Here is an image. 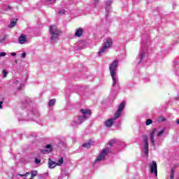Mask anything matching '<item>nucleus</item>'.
<instances>
[{"mask_svg": "<svg viewBox=\"0 0 179 179\" xmlns=\"http://www.w3.org/2000/svg\"><path fill=\"white\" fill-rule=\"evenodd\" d=\"M117 69H118V60H115L109 66V71H110V76L113 80L112 86L113 87L118 83V77L117 76Z\"/></svg>", "mask_w": 179, "mask_h": 179, "instance_id": "nucleus-1", "label": "nucleus"}, {"mask_svg": "<svg viewBox=\"0 0 179 179\" xmlns=\"http://www.w3.org/2000/svg\"><path fill=\"white\" fill-rule=\"evenodd\" d=\"M124 108H125V101H122L119 105L117 110L115 112L114 115V117H112L106 121L105 122L106 127H107L108 128L113 127V124H114V122L115 121V120H117V118H120V116L121 115V113H122V110H124Z\"/></svg>", "mask_w": 179, "mask_h": 179, "instance_id": "nucleus-2", "label": "nucleus"}, {"mask_svg": "<svg viewBox=\"0 0 179 179\" xmlns=\"http://www.w3.org/2000/svg\"><path fill=\"white\" fill-rule=\"evenodd\" d=\"M80 112L82 115L78 116L76 120L72 122V127H78V125H80V124L86 121V120H87V117L90 115V110H89L81 109Z\"/></svg>", "mask_w": 179, "mask_h": 179, "instance_id": "nucleus-3", "label": "nucleus"}, {"mask_svg": "<svg viewBox=\"0 0 179 179\" xmlns=\"http://www.w3.org/2000/svg\"><path fill=\"white\" fill-rule=\"evenodd\" d=\"M62 31L56 25H52L50 28V41L57 43L59 40V36Z\"/></svg>", "mask_w": 179, "mask_h": 179, "instance_id": "nucleus-4", "label": "nucleus"}, {"mask_svg": "<svg viewBox=\"0 0 179 179\" xmlns=\"http://www.w3.org/2000/svg\"><path fill=\"white\" fill-rule=\"evenodd\" d=\"M146 57H148V45H146L145 43H142L140 55L138 58H137L138 64H141L142 61L146 58Z\"/></svg>", "mask_w": 179, "mask_h": 179, "instance_id": "nucleus-5", "label": "nucleus"}, {"mask_svg": "<svg viewBox=\"0 0 179 179\" xmlns=\"http://www.w3.org/2000/svg\"><path fill=\"white\" fill-rule=\"evenodd\" d=\"M112 45H113V39L111 38L106 39L103 46L99 49L98 55L100 56L104 54V52H106L108 48H110Z\"/></svg>", "mask_w": 179, "mask_h": 179, "instance_id": "nucleus-6", "label": "nucleus"}, {"mask_svg": "<svg viewBox=\"0 0 179 179\" xmlns=\"http://www.w3.org/2000/svg\"><path fill=\"white\" fill-rule=\"evenodd\" d=\"M108 153H110L109 148H106L103 150H102L99 155L95 159L96 163H97V162H102L103 160H105L106 157L107 156V155H108Z\"/></svg>", "mask_w": 179, "mask_h": 179, "instance_id": "nucleus-7", "label": "nucleus"}, {"mask_svg": "<svg viewBox=\"0 0 179 179\" xmlns=\"http://www.w3.org/2000/svg\"><path fill=\"white\" fill-rule=\"evenodd\" d=\"M150 173L155 174V177H157V163L155 161H152L151 164H149Z\"/></svg>", "mask_w": 179, "mask_h": 179, "instance_id": "nucleus-8", "label": "nucleus"}, {"mask_svg": "<svg viewBox=\"0 0 179 179\" xmlns=\"http://www.w3.org/2000/svg\"><path fill=\"white\" fill-rule=\"evenodd\" d=\"M144 153L147 156L149 155V143H148V136H144Z\"/></svg>", "mask_w": 179, "mask_h": 179, "instance_id": "nucleus-9", "label": "nucleus"}, {"mask_svg": "<svg viewBox=\"0 0 179 179\" xmlns=\"http://www.w3.org/2000/svg\"><path fill=\"white\" fill-rule=\"evenodd\" d=\"M156 132H157V129H153L150 134L151 143L154 146H155V145H156V141H155V135Z\"/></svg>", "mask_w": 179, "mask_h": 179, "instance_id": "nucleus-10", "label": "nucleus"}, {"mask_svg": "<svg viewBox=\"0 0 179 179\" xmlns=\"http://www.w3.org/2000/svg\"><path fill=\"white\" fill-rule=\"evenodd\" d=\"M52 152V147L48 144L45 146V150H41V153L45 155V153H51Z\"/></svg>", "mask_w": 179, "mask_h": 179, "instance_id": "nucleus-11", "label": "nucleus"}, {"mask_svg": "<svg viewBox=\"0 0 179 179\" xmlns=\"http://www.w3.org/2000/svg\"><path fill=\"white\" fill-rule=\"evenodd\" d=\"M18 41L20 44H25V43L27 42V38L26 37V35L21 34L18 38Z\"/></svg>", "mask_w": 179, "mask_h": 179, "instance_id": "nucleus-12", "label": "nucleus"}, {"mask_svg": "<svg viewBox=\"0 0 179 179\" xmlns=\"http://www.w3.org/2000/svg\"><path fill=\"white\" fill-rule=\"evenodd\" d=\"M82 34H83V29H77L75 33L76 37H82Z\"/></svg>", "mask_w": 179, "mask_h": 179, "instance_id": "nucleus-13", "label": "nucleus"}, {"mask_svg": "<svg viewBox=\"0 0 179 179\" xmlns=\"http://www.w3.org/2000/svg\"><path fill=\"white\" fill-rule=\"evenodd\" d=\"M48 166L49 169H54V167H56L57 163L51 160V159H49Z\"/></svg>", "mask_w": 179, "mask_h": 179, "instance_id": "nucleus-14", "label": "nucleus"}, {"mask_svg": "<svg viewBox=\"0 0 179 179\" xmlns=\"http://www.w3.org/2000/svg\"><path fill=\"white\" fill-rule=\"evenodd\" d=\"M113 2V0H107L106 3V11L109 12L110 10V5H111V3Z\"/></svg>", "mask_w": 179, "mask_h": 179, "instance_id": "nucleus-15", "label": "nucleus"}, {"mask_svg": "<svg viewBox=\"0 0 179 179\" xmlns=\"http://www.w3.org/2000/svg\"><path fill=\"white\" fill-rule=\"evenodd\" d=\"M17 22V20H15L14 21H11L10 24L8 25V27L10 29H12V27H15V26H16Z\"/></svg>", "mask_w": 179, "mask_h": 179, "instance_id": "nucleus-16", "label": "nucleus"}, {"mask_svg": "<svg viewBox=\"0 0 179 179\" xmlns=\"http://www.w3.org/2000/svg\"><path fill=\"white\" fill-rule=\"evenodd\" d=\"M37 174H38L37 171H31V177L32 178H34V177H36L37 176Z\"/></svg>", "mask_w": 179, "mask_h": 179, "instance_id": "nucleus-17", "label": "nucleus"}, {"mask_svg": "<svg viewBox=\"0 0 179 179\" xmlns=\"http://www.w3.org/2000/svg\"><path fill=\"white\" fill-rule=\"evenodd\" d=\"M58 179H68V176L62 173V174L59 176Z\"/></svg>", "mask_w": 179, "mask_h": 179, "instance_id": "nucleus-18", "label": "nucleus"}, {"mask_svg": "<svg viewBox=\"0 0 179 179\" xmlns=\"http://www.w3.org/2000/svg\"><path fill=\"white\" fill-rule=\"evenodd\" d=\"M54 104H55V99H51L48 103L49 106L52 107V106H54Z\"/></svg>", "mask_w": 179, "mask_h": 179, "instance_id": "nucleus-19", "label": "nucleus"}, {"mask_svg": "<svg viewBox=\"0 0 179 179\" xmlns=\"http://www.w3.org/2000/svg\"><path fill=\"white\" fill-rule=\"evenodd\" d=\"M2 73H3V78H6V76H8V71L5 69H3L2 71Z\"/></svg>", "mask_w": 179, "mask_h": 179, "instance_id": "nucleus-20", "label": "nucleus"}, {"mask_svg": "<svg viewBox=\"0 0 179 179\" xmlns=\"http://www.w3.org/2000/svg\"><path fill=\"white\" fill-rule=\"evenodd\" d=\"M90 145L91 143L89 142L85 143L84 144H83V148H90Z\"/></svg>", "mask_w": 179, "mask_h": 179, "instance_id": "nucleus-21", "label": "nucleus"}, {"mask_svg": "<svg viewBox=\"0 0 179 179\" xmlns=\"http://www.w3.org/2000/svg\"><path fill=\"white\" fill-rule=\"evenodd\" d=\"M62 163H64V159H62V158H61L58 160V162L56 163V164H57V166H61V164H62Z\"/></svg>", "mask_w": 179, "mask_h": 179, "instance_id": "nucleus-22", "label": "nucleus"}, {"mask_svg": "<svg viewBox=\"0 0 179 179\" xmlns=\"http://www.w3.org/2000/svg\"><path fill=\"white\" fill-rule=\"evenodd\" d=\"M153 121H152V120L150 119H148L145 122V125H150V124H152Z\"/></svg>", "mask_w": 179, "mask_h": 179, "instance_id": "nucleus-23", "label": "nucleus"}, {"mask_svg": "<svg viewBox=\"0 0 179 179\" xmlns=\"http://www.w3.org/2000/svg\"><path fill=\"white\" fill-rule=\"evenodd\" d=\"M114 143H115V140H110V141L108 143V145H109V146H113V145H114Z\"/></svg>", "mask_w": 179, "mask_h": 179, "instance_id": "nucleus-24", "label": "nucleus"}, {"mask_svg": "<svg viewBox=\"0 0 179 179\" xmlns=\"http://www.w3.org/2000/svg\"><path fill=\"white\" fill-rule=\"evenodd\" d=\"M20 177H27V176H30V173L27 172L25 174H18Z\"/></svg>", "mask_w": 179, "mask_h": 179, "instance_id": "nucleus-25", "label": "nucleus"}, {"mask_svg": "<svg viewBox=\"0 0 179 179\" xmlns=\"http://www.w3.org/2000/svg\"><path fill=\"white\" fill-rule=\"evenodd\" d=\"M171 179H174V169H171V173L170 175Z\"/></svg>", "mask_w": 179, "mask_h": 179, "instance_id": "nucleus-26", "label": "nucleus"}, {"mask_svg": "<svg viewBox=\"0 0 179 179\" xmlns=\"http://www.w3.org/2000/svg\"><path fill=\"white\" fill-rule=\"evenodd\" d=\"M164 133V130H161L159 132H158L157 134V136H162V135H163V134Z\"/></svg>", "mask_w": 179, "mask_h": 179, "instance_id": "nucleus-27", "label": "nucleus"}, {"mask_svg": "<svg viewBox=\"0 0 179 179\" xmlns=\"http://www.w3.org/2000/svg\"><path fill=\"white\" fill-rule=\"evenodd\" d=\"M65 10H60L59 12H58V13H59V15H64V14H65Z\"/></svg>", "mask_w": 179, "mask_h": 179, "instance_id": "nucleus-28", "label": "nucleus"}, {"mask_svg": "<svg viewBox=\"0 0 179 179\" xmlns=\"http://www.w3.org/2000/svg\"><path fill=\"white\" fill-rule=\"evenodd\" d=\"M99 3V0H94L93 2L94 6H96V5Z\"/></svg>", "mask_w": 179, "mask_h": 179, "instance_id": "nucleus-29", "label": "nucleus"}, {"mask_svg": "<svg viewBox=\"0 0 179 179\" xmlns=\"http://www.w3.org/2000/svg\"><path fill=\"white\" fill-rule=\"evenodd\" d=\"M6 53L5 52H0V57H6Z\"/></svg>", "mask_w": 179, "mask_h": 179, "instance_id": "nucleus-30", "label": "nucleus"}, {"mask_svg": "<svg viewBox=\"0 0 179 179\" xmlns=\"http://www.w3.org/2000/svg\"><path fill=\"white\" fill-rule=\"evenodd\" d=\"M40 162H41L40 159H37V158L35 159V163H36V164H40Z\"/></svg>", "mask_w": 179, "mask_h": 179, "instance_id": "nucleus-31", "label": "nucleus"}, {"mask_svg": "<svg viewBox=\"0 0 179 179\" xmlns=\"http://www.w3.org/2000/svg\"><path fill=\"white\" fill-rule=\"evenodd\" d=\"M21 58H26V52H22L21 54Z\"/></svg>", "mask_w": 179, "mask_h": 179, "instance_id": "nucleus-32", "label": "nucleus"}, {"mask_svg": "<svg viewBox=\"0 0 179 179\" xmlns=\"http://www.w3.org/2000/svg\"><path fill=\"white\" fill-rule=\"evenodd\" d=\"M2 104H3V102L2 101H0V109L2 108Z\"/></svg>", "mask_w": 179, "mask_h": 179, "instance_id": "nucleus-33", "label": "nucleus"}, {"mask_svg": "<svg viewBox=\"0 0 179 179\" xmlns=\"http://www.w3.org/2000/svg\"><path fill=\"white\" fill-rule=\"evenodd\" d=\"M10 55H12L13 57H15V56H16V53L15 52H11Z\"/></svg>", "mask_w": 179, "mask_h": 179, "instance_id": "nucleus-34", "label": "nucleus"}, {"mask_svg": "<svg viewBox=\"0 0 179 179\" xmlns=\"http://www.w3.org/2000/svg\"><path fill=\"white\" fill-rule=\"evenodd\" d=\"M7 9H8V10H10V9H12V8L10 7V6H8Z\"/></svg>", "mask_w": 179, "mask_h": 179, "instance_id": "nucleus-35", "label": "nucleus"}, {"mask_svg": "<svg viewBox=\"0 0 179 179\" xmlns=\"http://www.w3.org/2000/svg\"><path fill=\"white\" fill-rule=\"evenodd\" d=\"M5 38H3V39L0 40V43H2V41H4Z\"/></svg>", "mask_w": 179, "mask_h": 179, "instance_id": "nucleus-36", "label": "nucleus"}, {"mask_svg": "<svg viewBox=\"0 0 179 179\" xmlns=\"http://www.w3.org/2000/svg\"><path fill=\"white\" fill-rule=\"evenodd\" d=\"M177 123H178V125H179V120H177Z\"/></svg>", "mask_w": 179, "mask_h": 179, "instance_id": "nucleus-37", "label": "nucleus"}, {"mask_svg": "<svg viewBox=\"0 0 179 179\" xmlns=\"http://www.w3.org/2000/svg\"><path fill=\"white\" fill-rule=\"evenodd\" d=\"M16 82H17V83H19V80H17Z\"/></svg>", "mask_w": 179, "mask_h": 179, "instance_id": "nucleus-38", "label": "nucleus"}, {"mask_svg": "<svg viewBox=\"0 0 179 179\" xmlns=\"http://www.w3.org/2000/svg\"><path fill=\"white\" fill-rule=\"evenodd\" d=\"M29 179H33V178H32V177H31Z\"/></svg>", "mask_w": 179, "mask_h": 179, "instance_id": "nucleus-39", "label": "nucleus"}, {"mask_svg": "<svg viewBox=\"0 0 179 179\" xmlns=\"http://www.w3.org/2000/svg\"><path fill=\"white\" fill-rule=\"evenodd\" d=\"M18 90H20V88H19Z\"/></svg>", "mask_w": 179, "mask_h": 179, "instance_id": "nucleus-40", "label": "nucleus"}]
</instances>
